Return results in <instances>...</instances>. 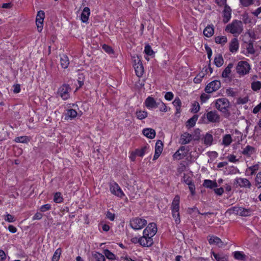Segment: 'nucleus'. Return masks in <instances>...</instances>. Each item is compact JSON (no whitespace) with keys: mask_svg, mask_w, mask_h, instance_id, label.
Masks as SVG:
<instances>
[{"mask_svg":"<svg viewBox=\"0 0 261 261\" xmlns=\"http://www.w3.org/2000/svg\"><path fill=\"white\" fill-rule=\"evenodd\" d=\"M207 69H205V71L202 70L197 76L194 79L193 81L195 83L198 84L200 83L202 79L204 77V76L207 74Z\"/></svg>","mask_w":261,"mask_h":261,"instance_id":"cd10ccee","label":"nucleus"},{"mask_svg":"<svg viewBox=\"0 0 261 261\" xmlns=\"http://www.w3.org/2000/svg\"><path fill=\"white\" fill-rule=\"evenodd\" d=\"M147 224V221L143 218L136 217L130 220V225L134 229H141Z\"/></svg>","mask_w":261,"mask_h":261,"instance_id":"39448f33","label":"nucleus"},{"mask_svg":"<svg viewBox=\"0 0 261 261\" xmlns=\"http://www.w3.org/2000/svg\"><path fill=\"white\" fill-rule=\"evenodd\" d=\"M44 17L45 13L43 11L40 10L38 12L36 18V24L39 32H41L42 30Z\"/></svg>","mask_w":261,"mask_h":261,"instance_id":"1a4fd4ad","label":"nucleus"},{"mask_svg":"<svg viewBox=\"0 0 261 261\" xmlns=\"http://www.w3.org/2000/svg\"><path fill=\"white\" fill-rule=\"evenodd\" d=\"M186 156L187 152H182L178 150L176 151L173 155L174 159L178 160L184 159Z\"/></svg>","mask_w":261,"mask_h":261,"instance_id":"4c0bfd02","label":"nucleus"},{"mask_svg":"<svg viewBox=\"0 0 261 261\" xmlns=\"http://www.w3.org/2000/svg\"><path fill=\"white\" fill-rule=\"evenodd\" d=\"M210 98V96L205 93H202L200 96L201 101L202 103L206 102Z\"/></svg>","mask_w":261,"mask_h":261,"instance_id":"0e129e2a","label":"nucleus"},{"mask_svg":"<svg viewBox=\"0 0 261 261\" xmlns=\"http://www.w3.org/2000/svg\"><path fill=\"white\" fill-rule=\"evenodd\" d=\"M234 184L237 185V187L241 188L250 189L251 187V182L245 178H237L234 180Z\"/></svg>","mask_w":261,"mask_h":261,"instance_id":"9b49d317","label":"nucleus"},{"mask_svg":"<svg viewBox=\"0 0 261 261\" xmlns=\"http://www.w3.org/2000/svg\"><path fill=\"white\" fill-rule=\"evenodd\" d=\"M188 185L189 190L192 195L195 194V186L193 182L189 184Z\"/></svg>","mask_w":261,"mask_h":261,"instance_id":"bf43d9fd","label":"nucleus"},{"mask_svg":"<svg viewBox=\"0 0 261 261\" xmlns=\"http://www.w3.org/2000/svg\"><path fill=\"white\" fill-rule=\"evenodd\" d=\"M192 139V136L189 133L186 132L182 134L180 138V143L182 145H185L190 143Z\"/></svg>","mask_w":261,"mask_h":261,"instance_id":"6ab92c4d","label":"nucleus"},{"mask_svg":"<svg viewBox=\"0 0 261 261\" xmlns=\"http://www.w3.org/2000/svg\"><path fill=\"white\" fill-rule=\"evenodd\" d=\"M215 258L217 261H228V256L223 253H216L214 252H212Z\"/></svg>","mask_w":261,"mask_h":261,"instance_id":"393cba45","label":"nucleus"},{"mask_svg":"<svg viewBox=\"0 0 261 261\" xmlns=\"http://www.w3.org/2000/svg\"><path fill=\"white\" fill-rule=\"evenodd\" d=\"M71 90V88L69 85L64 84L58 89V94L62 99L65 100L70 97L69 92Z\"/></svg>","mask_w":261,"mask_h":261,"instance_id":"423d86ee","label":"nucleus"},{"mask_svg":"<svg viewBox=\"0 0 261 261\" xmlns=\"http://www.w3.org/2000/svg\"><path fill=\"white\" fill-rule=\"evenodd\" d=\"M106 217L111 221H114L115 218V215L110 211H108L106 214Z\"/></svg>","mask_w":261,"mask_h":261,"instance_id":"69168bd1","label":"nucleus"},{"mask_svg":"<svg viewBox=\"0 0 261 261\" xmlns=\"http://www.w3.org/2000/svg\"><path fill=\"white\" fill-rule=\"evenodd\" d=\"M60 64L62 67L64 69L67 68L69 64V61L68 57L65 55H63L60 58Z\"/></svg>","mask_w":261,"mask_h":261,"instance_id":"c85d7f7f","label":"nucleus"},{"mask_svg":"<svg viewBox=\"0 0 261 261\" xmlns=\"http://www.w3.org/2000/svg\"><path fill=\"white\" fill-rule=\"evenodd\" d=\"M110 191L113 194L118 197H122L124 196V194L121 188L116 182H114L110 185Z\"/></svg>","mask_w":261,"mask_h":261,"instance_id":"ddd939ff","label":"nucleus"},{"mask_svg":"<svg viewBox=\"0 0 261 261\" xmlns=\"http://www.w3.org/2000/svg\"><path fill=\"white\" fill-rule=\"evenodd\" d=\"M205 115L208 122L219 123L220 121V116L216 110L208 112Z\"/></svg>","mask_w":261,"mask_h":261,"instance_id":"6e6552de","label":"nucleus"},{"mask_svg":"<svg viewBox=\"0 0 261 261\" xmlns=\"http://www.w3.org/2000/svg\"><path fill=\"white\" fill-rule=\"evenodd\" d=\"M134 67L135 70L136 74L138 77L142 76L144 73V67L142 64H134Z\"/></svg>","mask_w":261,"mask_h":261,"instance_id":"bb28decb","label":"nucleus"},{"mask_svg":"<svg viewBox=\"0 0 261 261\" xmlns=\"http://www.w3.org/2000/svg\"><path fill=\"white\" fill-rule=\"evenodd\" d=\"M148 148V146L147 145H145L140 149H137L135 151V154L137 156L142 157L144 155Z\"/></svg>","mask_w":261,"mask_h":261,"instance_id":"72a5a7b5","label":"nucleus"},{"mask_svg":"<svg viewBox=\"0 0 261 261\" xmlns=\"http://www.w3.org/2000/svg\"><path fill=\"white\" fill-rule=\"evenodd\" d=\"M90 14V10L88 7H85L81 15V19L83 22H87Z\"/></svg>","mask_w":261,"mask_h":261,"instance_id":"4be33fe9","label":"nucleus"},{"mask_svg":"<svg viewBox=\"0 0 261 261\" xmlns=\"http://www.w3.org/2000/svg\"><path fill=\"white\" fill-rule=\"evenodd\" d=\"M226 93L228 96L232 97H235L236 96V92L233 90L232 88L227 89Z\"/></svg>","mask_w":261,"mask_h":261,"instance_id":"338daca9","label":"nucleus"},{"mask_svg":"<svg viewBox=\"0 0 261 261\" xmlns=\"http://www.w3.org/2000/svg\"><path fill=\"white\" fill-rule=\"evenodd\" d=\"M103 253L105 254V255L109 259H114L115 258V255L108 249L104 250Z\"/></svg>","mask_w":261,"mask_h":261,"instance_id":"603ef678","label":"nucleus"},{"mask_svg":"<svg viewBox=\"0 0 261 261\" xmlns=\"http://www.w3.org/2000/svg\"><path fill=\"white\" fill-rule=\"evenodd\" d=\"M102 49L107 53H109V54H111V53H113V50L112 49V48L107 45V44H103L102 45Z\"/></svg>","mask_w":261,"mask_h":261,"instance_id":"052dcab7","label":"nucleus"},{"mask_svg":"<svg viewBox=\"0 0 261 261\" xmlns=\"http://www.w3.org/2000/svg\"><path fill=\"white\" fill-rule=\"evenodd\" d=\"M259 169L258 164H255L252 166L249 167L247 168V170L251 172L250 174L253 175L255 173V172L257 171Z\"/></svg>","mask_w":261,"mask_h":261,"instance_id":"864d4df0","label":"nucleus"},{"mask_svg":"<svg viewBox=\"0 0 261 261\" xmlns=\"http://www.w3.org/2000/svg\"><path fill=\"white\" fill-rule=\"evenodd\" d=\"M5 220L9 222H13L15 221L14 216L9 214L5 216Z\"/></svg>","mask_w":261,"mask_h":261,"instance_id":"6e6d98bb","label":"nucleus"},{"mask_svg":"<svg viewBox=\"0 0 261 261\" xmlns=\"http://www.w3.org/2000/svg\"><path fill=\"white\" fill-rule=\"evenodd\" d=\"M203 186L210 189L217 188L218 186L216 181H213L210 179H205L203 182Z\"/></svg>","mask_w":261,"mask_h":261,"instance_id":"5701e85b","label":"nucleus"},{"mask_svg":"<svg viewBox=\"0 0 261 261\" xmlns=\"http://www.w3.org/2000/svg\"><path fill=\"white\" fill-rule=\"evenodd\" d=\"M142 133L145 136L149 139L154 138L156 134L155 130L151 128L143 129Z\"/></svg>","mask_w":261,"mask_h":261,"instance_id":"412c9836","label":"nucleus"},{"mask_svg":"<svg viewBox=\"0 0 261 261\" xmlns=\"http://www.w3.org/2000/svg\"><path fill=\"white\" fill-rule=\"evenodd\" d=\"M183 181L187 185H189L193 182L192 178L190 176L186 175L185 174H184L183 176Z\"/></svg>","mask_w":261,"mask_h":261,"instance_id":"5fc2aeb1","label":"nucleus"},{"mask_svg":"<svg viewBox=\"0 0 261 261\" xmlns=\"http://www.w3.org/2000/svg\"><path fill=\"white\" fill-rule=\"evenodd\" d=\"M229 101L226 98L217 99L215 102L216 108L218 110L224 113L228 111V108H229Z\"/></svg>","mask_w":261,"mask_h":261,"instance_id":"7ed1b4c3","label":"nucleus"},{"mask_svg":"<svg viewBox=\"0 0 261 261\" xmlns=\"http://www.w3.org/2000/svg\"><path fill=\"white\" fill-rule=\"evenodd\" d=\"M256 151V149L254 147L247 145L243 150L242 153L247 157H250Z\"/></svg>","mask_w":261,"mask_h":261,"instance_id":"aec40b11","label":"nucleus"},{"mask_svg":"<svg viewBox=\"0 0 261 261\" xmlns=\"http://www.w3.org/2000/svg\"><path fill=\"white\" fill-rule=\"evenodd\" d=\"M239 44L237 38H234L231 39L229 43V51L232 53H236L239 49Z\"/></svg>","mask_w":261,"mask_h":261,"instance_id":"a211bd4d","label":"nucleus"},{"mask_svg":"<svg viewBox=\"0 0 261 261\" xmlns=\"http://www.w3.org/2000/svg\"><path fill=\"white\" fill-rule=\"evenodd\" d=\"M62 250L60 248H58L53 255L52 261H58L61 254Z\"/></svg>","mask_w":261,"mask_h":261,"instance_id":"79ce46f5","label":"nucleus"},{"mask_svg":"<svg viewBox=\"0 0 261 261\" xmlns=\"http://www.w3.org/2000/svg\"><path fill=\"white\" fill-rule=\"evenodd\" d=\"M136 115L137 119L143 120L147 117L148 113L145 111L137 110Z\"/></svg>","mask_w":261,"mask_h":261,"instance_id":"473e14b6","label":"nucleus"},{"mask_svg":"<svg viewBox=\"0 0 261 261\" xmlns=\"http://www.w3.org/2000/svg\"><path fill=\"white\" fill-rule=\"evenodd\" d=\"M92 257L96 260V261H105V256L98 252H95L92 253Z\"/></svg>","mask_w":261,"mask_h":261,"instance_id":"58836bf2","label":"nucleus"},{"mask_svg":"<svg viewBox=\"0 0 261 261\" xmlns=\"http://www.w3.org/2000/svg\"><path fill=\"white\" fill-rule=\"evenodd\" d=\"M223 63L224 60L221 55H219L218 56L215 57L214 63L217 67H221L223 64Z\"/></svg>","mask_w":261,"mask_h":261,"instance_id":"f704fd0d","label":"nucleus"},{"mask_svg":"<svg viewBox=\"0 0 261 261\" xmlns=\"http://www.w3.org/2000/svg\"><path fill=\"white\" fill-rule=\"evenodd\" d=\"M144 52L147 55L150 56L153 55L154 54V52L152 49L151 47L148 44L145 45Z\"/></svg>","mask_w":261,"mask_h":261,"instance_id":"8fccbe9b","label":"nucleus"},{"mask_svg":"<svg viewBox=\"0 0 261 261\" xmlns=\"http://www.w3.org/2000/svg\"><path fill=\"white\" fill-rule=\"evenodd\" d=\"M243 30V23L241 21L234 20L228 24L225 29L226 32L232 34H240Z\"/></svg>","mask_w":261,"mask_h":261,"instance_id":"f03ea898","label":"nucleus"},{"mask_svg":"<svg viewBox=\"0 0 261 261\" xmlns=\"http://www.w3.org/2000/svg\"><path fill=\"white\" fill-rule=\"evenodd\" d=\"M247 50L249 54H254L255 50L253 47V43L252 40H250L246 47Z\"/></svg>","mask_w":261,"mask_h":261,"instance_id":"c03bdc74","label":"nucleus"},{"mask_svg":"<svg viewBox=\"0 0 261 261\" xmlns=\"http://www.w3.org/2000/svg\"><path fill=\"white\" fill-rule=\"evenodd\" d=\"M198 116L194 115L192 117L189 119L187 122V126L193 127L195 126L198 119Z\"/></svg>","mask_w":261,"mask_h":261,"instance_id":"c9c22d12","label":"nucleus"},{"mask_svg":"<svg viewBox=\"0 0 261 261\" xmlns=\"http://www.w3.org/2000/svg\"><path fill=\"white\" fill-rule=\"evenodd\" d=\"M163 143L162 141L158 140L155 146V152L153 156V160H157L160 156L163 149Z\"/></svg>","mask_w":261,"mask_h":261,"instance_id":"4468645a","label":"nucleus"},{"mask_svg":"<svg viewBox=\"0 0 261 261\" xmlns=\"http://www.w3.org/2000/svg\"><path fill=\"white\" fill-rule=\"evenodd\" d=\"M232 142V138L229 134L225 135L224 136L222 140V144L227 146L229 145Z\"/></svg>","mask_w":261,"mask_h":261,"instance_id":"e433bc0d","label":"nucleus"},{"mask_svg":"<svg viewBox=\"0 0 261 261\" xmlns=\"http://www.w3.org/2000/svg\"><path fill=\"white\" fill-rule=\"evenodd\" d=\"M157 232L156 225L154 223H150L143 230V233L145 236H149L151 237L154 236Z\"/></svg>","mask_w":261,"mask_h":261,"instance_id":"9d476101","label":"nucleus"},{"mask_svg":"<svg viewBox=\"0 0 261 261\" xmlns=\"http://www.w3.org/2000/svg\"><path fill=\"white\" fill-rule=\"evenodd\" d=\"M241 210V207L233 206L229 208L227 212L230 214H233L235 215H239L240 211Z\"/></svg>","mask_w":261,"mask_h":261,"instance_id":"09e8293b","label":"nucleus"},{"mask_svg":"<svg viewBox=\"0 0 261 261\" xmlns=\"http://www.w3.org/2000/svg\"><path fill=\"white\" fill-rule=\"evenodd\" d=\"M77 114V112L75 110L72 109H69L67 111L65 119H68V118L72 119L76 117Z\"/></svg>","mask_w":261,"mask_h":261,"instance_id":"7c9ffc66","label":"nucleus"},{"mask_svg":"<svg viewBox=\"0 0 261 261\" xmlns=\"http://www.w3.org/2000/svg\"><path fill=\"white\" fill-rule=\"evenodd\" d=\"M145 106L149 109H155L158 107L160 105L159 102H157L154 98L148 96L144 101Z\"/></svg>","mask_w":261,"mask_h":261,"instance_id":"2eb2a0df","label":"nucleus"},{"mask_svg":"<svg viewBox=\"0 0 261 261\" xmlns=\"http://www.w3.org/2000/svg\"><path fill=\"white\" fill-rule=\"evenodd\" d=\"M233 64L231 63H229L227 66L224 69L222 73L223 77H228L231 72V69L233 67Z\"/></svg>","mask_w":261,"mask_h":261,"instance_id":"2f4dec72","label":"nucleus"},{"mask_svg":"<svg viewBox=\"0 0 261 261\" xmlns=\"http://www.w3.org/2000/svg\"><path fill=\"white\" fill-rule=\"evenodd\" d=\"M215 42L218 44H224L227 41V37L224 36H217L215 39Z\"/></svg>","mask_w":261,"mask_h":261,"instance_id":"ea45409f","label":"nucleus"},{"mask_svg":"<svg viewBox=\"0 0 261 261\" xmlns=\"http://www.w3.org/2000/svg\"><path fill=\"white\" fill-rule=\"evenodd\" d=\"M30 140V138L28 136L18 137L15 139V141L18 143H27Z\"/></svg>","mask_w":261,"mask_h":261,"instance_id":"a19ab883","label":"nucleus"},{"mask_svg":"<svg viewBox=\"0 0 261 261\" xmlns=\"http://www.w3.org/2000/svg\"><path fill=\"white\" fill-rule=\"evenodd\" d=\"M221 87L220 81L214 80L208 83L205 87L204 91L206 93H212L216 91Z\"/></svg>","mask_w":261,"mask_h":261,"instance_id":"0eeeda50","label":"nucleus"},{"mask_svg":"<svg viewBox=\"0 0 261 261\" xmlns=\"http://www.w3.org/2000/svg\"><path fill=\"white\" fill-rule=\"evenodd\" d=\"M250 66L248 63L245 61H241L238 62L236 67L237 72L240 75H244L249 73Z\"/></svg>","mask_w":261,"mask_h":261,"instance_id":"20e7f679","label":"nucleus"},{"mask_svg":"<svg viewBox=\"0 0 261 261\" xmlns=\"http://www.w3.org/2000/svg\"><path fill=\"white\" fill-rule=\"evenodd\" d=\"M192 112L197 113L199 111L200 106L198 102L195 101L192 105Z\"/></svg>","mask_w":261,"mask_h":261,"instance_id":"4d7b16f0","label":"nucleus"},{"mask_svg":"<svg viewBox=\"0 0 261 261\" xmlns=\"http://www.w3.org/2000/svg\"><path fill=\"white\" fill-rule=\"evenodd\" d=\"M241 5L247 7L254 3V0H239Z\"/></svg>","mask_w":261,"mask_h":261,"instance_id":"3c124183","label":"nucleus"},{"mask_svg":"<svg viewBox=\"0 0 261 261\" xmlns=\"http://www.w3.org/2000/svg\"><path fill=\"white\" fill-rule=\"evenodd\" d=\"M216 194L219 196H221L224 193V189L223 188L221 187L219 188H216L214 190Z\"/></svg>","mask_w":261,"mask_h":261,"instance_id":"774afa93","label":"nucleus"},{"mask_svg":"<svg viewBox=\"0 0 261 261\" xmlns=\"http://www.w3.org/2000/svg\"><path fill=\"white\" fill-rule=\"evenodd\" d=\"M63 198L60 192H56L54 196V201L55 202L60 203L63 202Z\"/></svg>","mask_w":261,"mask_h":261,"instance_id":"37998d69","label":"nucleus"},{"mask_svg":"<svg viewBox=\"0 0 261 261\" xmlns=\"http://www.w3.org/2000/svg\"><path fill=\"white\" fill-rule=\"evenodd\" d=\"M202 140L203 141L204 144L207 146H210L213 143V137L212 135L209 133H206L202 139Z\"/></svg>","mask_w":261,"mask_h":261,"instance_id":"b1692460","label":"nucleus"},{"mask_svg":"<svg viewBox=\"0 0 261 261\" xmlns=\"http://www.w3.org/2000/svg\"><path fill=\"white\" fill-rule=\"evenodd\" d=\"M255 186L258 188H261V172H258L255 178Z\"/></svg>","mask_w":261,"mask_h":261,"instance_id":"a18cd8bd","label":"nucleus"},{"mask_svg":"<svg viewBox=\"0 0 261 261\" xmlns=\"http://www.w3.org/2000/svg\"><path fill=\"white\" fill-rule=\"evenodd\" d=\"M138 243L143 247H150L153 244V242L152 237L143 234L138 239Z\"/></svg>","mask_w":261,"mask_h":261,"instance_id":"f8f14e48","label":"nucleus"},{"mask_svg":"<svg viewBox=\"0 0 261 261\" xmlns=\"http://www.w3.org/2000/svg\"><path fill=\"white\" fill-rule=\"evenodd\" d=\"M51 208V205L49 204H45L44 205H42L40 208V210L42 212H45L49 210Z\"/></svg>","mask_w":261,"mask_h":261,"instance_id":"680f3d73","label":"nucleus"},{"mask_svg":"<svg viewBox=\"0 0 261 261\" xmlns=\"http://www.w3.org/2000/svg\"><path fill=\"white\" fill-rule=\"evenodd\" d=\"M208 241L211 245H216L219 247H222L224 245L223 242L221 240L216 236H212L210 237Z\"/></svg>","mask_w":261,"mask_h":261,"instance_id":"f3484780","label":"nucleus"},{"mask_svg":"<svg viewBox=\"0 0 261 261\" xmlns=\"http://www.w3.org/2000/svg\"><path fill=\"white\" fill-rule=\"evenodd\" d=\"M203 35L206 37H212L214 33V28L213 25H207L203 30Z\"/></svg>","mask_w":261,"mask_h":261,"instance_id":"a878e982","label":"nucleus"},{"mask_svg":"<svg viewBox=\"0 0 261 261\" xmlns=\"http://www.w3.org/2000/svg\"><path fill=\"white\" fill-rule=\"evenodd\" d=\"M231 9L228 5H225L223 11V21L224 23H227L231 18Z\"/></svg>","mask_w":261,"mask_h":261,"instance_id":"dca6fc26","label":"nucleus"},{"mask_svg":"<svg viewBox=\"0 0 261 261\" xmlns=\"http://www.w3.org/2000/svg\"><path fill=\"white\" fill-rule=\"evenodd\" d=\"M179 201L180 197L178 195L175 196L171 204V211L172 214L175 222L176 224H179L180 222V215H179Z\"/></svg>","mask_w":261,"mask_h":261,"instance_id":"f257e3e1","label":"nucleus"},{"mask_svg":"<svg viewBox=\"0 0 261 261\" xmlns=\"http://www.w3.org/2000/svg\"><path fill=\"white\" fill-rule=\"evenodd\" d=\"M174 107H181V102L179 97H176L172 102Z\"/></svg>","mask_w":261,"mask_h":261,"instance_id":"e2e57ef3","label":"nucleus"},{"mask_svg":"<svg viewBox=\"0 0 261 261\" xmlns=\"http://www.w3.org/2000/svg\"><path fill=\"white\" fill-rule=\"evenodd\" d=\"M248 98L247 97H245L244 98L240 97L238 99L237 103L238 105H241V104L243 105V104H245V103H247L248 102Z\"/></svg>","mask_w":261,"mask_h":261,"instance_id":"13d9d810","label":"nucleus"},{"mask_svg":"<svg viewBox=\"0 0 261 261\" xmlns=\"http://www.w3.org/2000/svg\"><path fill=\"white\" fill-rule=\"evenodd\" d=\"M233 256L236 259L244 261L246 260V255L242 252L237 251L233 252Z\"/></svg>","mask_w":261,"mask_h":261,"instance_id":"c756f323","label":"nucleus"},{"mask_svg":"<svg viewBox=\"0 0 261 261\" xmlns=\"http://www.w3.org/2000/svg\"><path fill=\"white\" fill-rule=\"evenodd\" d=\"M241 210L239 213V215L241 216H249L250 215L251 210L250 209L245 208L241 207Z\"/></svg>","mask_w":261,"mask_h":261,"instance_id":"49530a36","label":"nucleus"},{"mask_svg":"<svg viewBox=\"0 0 261 261\" xmlns=\"http://www.w3.org/2000/svg\"><path fill=\"white\" fill-rule=\"evenodd\" d=\"M251 88L255 91L259 90L261 88V82L259 81L252 82L251 83Z\"/></svg>","mask_w":261,"mask_h":261,"instance_id":"de8ad7c7","label":"nucleus"}]
</instances>
